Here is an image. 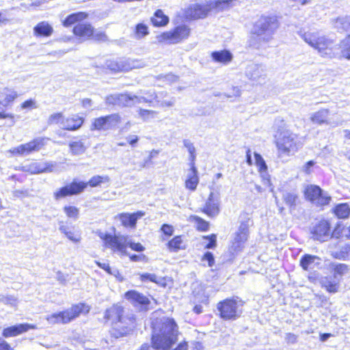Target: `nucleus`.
Wrapping results in <instances>:
<instances>
[{
	"label": "nucleus",
	"instance_id": "obj_1",
	"mask_svg": "<svg viewBox=\"0 0 350 350\" xmlns=\"http://www.w3.org/2000/svg\"><path fill=\"white\" fill-rule=\"evenodd\" d=\"M153 329L152 347L155 350H170L178 341V327L173 319H161Z\"/></svg>",
	"mask_w": 350,
	"mask_h": 350
},
{
	"label": "nucleus",
	"instance_id": "obj_2",
	"mask_svg": "<svg viewBox=\"0 0 350 350\" xmlns=\"http://www.w3.org/2000/svg\"><path fill=\"white\" fill-rule=\"evenodd\" d=\"M299 36L307 44L317 50L321 57L332 58L335 56L332 40L321 36L318 31L300 32Z\"/></svg>",
	"mask_w": 350,
	"mask_h": 350
},
{
	"label": "nucleus",
	"instance_id": "obj_3",
	"mask_svg": "<svg viewBox=\"0 0 350 350\" xmlns=\"http://www.w3.org/2000/svg\"><path fill=\"white\" fill-rule=\"evenodd\" d=\"M279 27V22L275 16H262L254 24L252 34L263 42L272 40Z\"/></svg>",
	"mask_w": 350,
	"mask_h": 350
},
{
	"label": "nucleus",
	"instance_id": "obj_4",
	"mask_svg": "<svg viewBox=\"0 0 350 350\" xmlns=\"http://www.w3.org/2000/svg\"><path fill=\"white\" fill-rule=\"evenodd\" d=\"M275 138L280 157L293 155L301 146L297 135L289 130L278 132Z\"/></svg>",
	"mask_w": 350,
	"mask_h": 350
},
{
	"label": "nucleus",
	"instance_id": "obj_5",
	"mask_svg": "<svg viewBox=\"0 0 350 350\" xmlns=\"http://www.w3.org/2000/svg\"><path fill=\"white\" fill-rule=\"evenodd\" d=\"M100 237L104 240L105 245L108 247L122 255L126 254L127 246L137 252L144 250V247L141 243L131 242L129 240L128 237L124 235L112 236L111 234L101 233Z\"/></svg>",
	"mask_w": 350,
	"mask_h": 350
},
{
	"label": "nucleus",
	"instance_id": "obj_6",
	"mask_svg": "<svg viewBox=\"0 0 350 350\" xmlns=\"http://www.w3.org/2000/svg\"><path fill=\"white\" fill-rule=\"evenodd\" d=\"M244 302L238 299H226L217 304L220 317L224 320H236L243 312Z\"/></svg>",
	"mask_w": 350,
	"mask_h": 350
},
{
	"label": "nucleus",
	"instance_id": "obj_7",
	"mask_svg": "<svg viewBox=\"0 0 350 350\" xmlns=\"http://www.w3.org/2000/svg\"><path fill=\"white\" fill-rule=\"evenodd\" d=\"M84 306L85 305L82 304L72 306L63 312L48 315L46 319L50 324L68 323L79 316L83 312Z\"/></svg>",
	"mask_w": 350,
	"mask_h": 350
},
{
	"label": "nucleus",
	"instance_id": "obj_8",
	"mask_svg": "<svg viewBox=\"0 0 350 350\" xmlns=\"http://www.w3.org/2000/svg\"><path fill=\"white\" fill-rule=\"evenodd\" d=\"M306 198L317 206H323L329 204L332 198L327 192L321 189L319 186L310 185L306 186L304 191Z\"/></svg>",
	"mask_w": 350,
	"mask_h": 350
},
{
	"label": "nucleus",
	"instance_id": "obj_9",
	"mask_svg": "<svg viewBox=\"0 0 350 350\" xmlns=\"http://www.w3.org/2000/svg\"><path fill=\"white\" fill-rule=\"evenodd\" d=\"M189 35V29L185 25L178 26L173 31L163 32L157 36V40L161 43L176 44L187 38Z\"/></svg>",
	"mask_w": 350,
	"mask_h": 350
},
{
	"label": "nucleus",
	"instance_id": "obj_10",
	"mask_svg": "<svg viewBox=\"0 0 350 350\" xmlns=\"http://www.w3.org/2000/svg\"><path fill=\"white\" fill-rule=\"evenodd\" d=\"M136 326V321L132 313L126 312L119 321L114 323L112 334L118 338L130 334Z\"/></svg>",
	"mask_w": 350,
	"mask_h": 350
},
{
	"label": "nucleus",
	"instance_id": "obj_11",
	"mask_svg": "<svg viewBox=\"0 0 350 350\" xmlns=\"http://www.w3.org/2000/svg\"><path fill=\"white\" fill-rule=\"evenodd\" d=\"M88 187V183L74 179L72 182L64 187L57 189L53 193V198L58 201L67 196L77 195L83 191Z\"/></svg>",
	"mask_w": 350,
	"mask_h": 350
},
{
	"label": "nucleus",
	"instance_id": "obj_12",
	"mask_svg": "<svg viewBox=\"0 0 350 350\" xmlns=\"http://www.w3.org/2000/svg\"><path fill=\"white\" fill-rule=\"evenodd\" d=\"M121 122V116L118 113L95 118L90 129L97 131H107L114 129Z\"/></svg>",
	"mask_w": 350,
	"mask_h": 350
},
{
	"label": "nucleus",
	"instance_id": "obj_13",
	"mask_svg": "<svg viewBox=\"0 0 350 350\" xmlns=\"http://www.w3.org/2000/svg\"><path fill=\"white\" fill-rule=\"evenodd\" d=\"M44 144V138L38 137L28 143L14 148L10 152L14 154L25 155L40 150Z\"/></svg>",
	"mask_w": 350,
	"mask_h": 350
},
{
	"label": "nucleus",
	"instance_id": "obj_14",
	"mask_svg": "<svg viewBox=\"0 0 350 350\" xmlns=\"http://www.w3.org/2000/svg\"><path fill=\"white\" fill-rule=\"evenodd\" d=\"M211 11L208 3L204 4L194 3L191 5L185 10V16L189 19H198L204 18Z\"/></svg>",
	"mask_w": 350,
	"mask_h": 350
},
{
	"label": "nucleus",
	"instance_id": "obj_15",
	"mask_svg": "<svg viewBox=\"0 0 350 350\" xmlns=\"http://www.w3.org/2000/svg\"><path fill=\"white\" fill-rule=\"evenodd\" d=\"M313 238L320 241H325L331 237L330 225L326 220H321L313 228Z\"/></svg>",
	"mask_w": 350,
	"mask_h": 350
},
{
	"label": "nucleus",
	"instance_id": "obj_16",
	"mask_svg": "<svg viewBox=\"0 0 350 350\" xmlns=\"http://www.w3.org/2000/svg\"><path fill=\"white\" fill-rule=\"evenodd\" d=\"M202 211L209 217H216L220 212L219 196L211 192Z\"/></svg>",
	"mask_w": 350,
	"mask_h": 350
},
{
	"label": "nucleus",
	"instance_id": "obj_17",
	"mask_svg": "<svg viewBox=\"0 0 350 350\" xmlns=\"http://www.w3.org/2000/svg\"><path fill=\"white\" fill-rule=\"evenodd\" d=\"M36 326L33 324L21 323L16 325L10 326L3 330L2 335L5 338L16 336L19 334L25 333L29 329H34Z\"/></svg>",
	"mask_w": 350,
	"mask_h": 350
},
{
	"label": "nucleus",
	"instance_id": "obj_18",
	"mask_svg": "<svg viewBox=\"0 0 350 350\" xmlns=\"http://www.w3.org/2000/svg\"><path fill=\"white\" fill-rule=\"evenodd\" d=\"M125 298L136 307L146 308L150 304L149 299L136 291H129L125 293Z\"/></svg>",
	"mask_w": 350,
	"mask_h": 350
},
{
	"label": "nucleus",
	"instance_id": "obj_19",
	"mask_svg": "<svg viewBox=\"0 0 350 350\" xmlns=\"http://www.w3.org/2000/svg\"><path fill=\"white\" fill-rule=\"evenodd\" d=\"M144 215L142 211H137L133 213H123L117 215V217L125 227L131 228H135L137 221Z\"/></svg>",
	"mask_w": 350,
	"mask_h": 350
},
{
	"label": "nucleus",
	"instance_id": "obj_20",
	"mask_svg": "<svg viewBox=\"0 0 350 350\" xmlns=\"http://www.w3.org/2000/svg\"><path fill=\"white\" fill-rule=\"evenodd\" d=\"M126 313V312L122 306L113 305L106 310L105 318L111 321L113 328L114 327V323L122 319V317H123Z\"/></svg>",
	"mask_w": 350,
	"mask_h": 350
},
{
	"label": "nucleus",
	"instance_id": "obj_21",
	"mask_svg": "<svg viewBox=\"0 0 350 350\" xmlns=\"http://www.w3.org/2000/svg\"><path fill=\"white\" fill-rule=\"evenodd\" d=\"M265 70L261 65L256 64H249L245 70V75L252 81H258L265 75Z\"/></svg>",
	"mask_w": 350,
	"mask_h": 350
},
{
	"label": "nucleus",
	"instance_id": "obj_22",
	"mask_svg": "<svg viewBox=\"0 0 350 350\" xmlns=\"http://www.w3.org/2000/svg\"><path fill=\"white\" fill-rule=\"evenodd\" d=\"M122 72H128L133 69L144 68L146 64L141 59L120 58Z\"/></svg>",
	"mask_w": 350,
	"mask_h": 350
},
{
	"label": "nucleus",
	"instance_id": "obj_23",
	"mask_svg": "<svg viewBox=\"0 0 350 350\" xmlns=\"http://www.w3.org/2000/svg\"><path fill=\"white\" fill-rule=\"evenodd\" d=\"M72 228L66 225L63 221H59V230L70 241L79 243L81 239V234L79 232L74 231Z\"/></svg>",
	"mask_w": 350,
	"mask_h": 350
},
{
	"label": "nucleus",
	"instance_id": "obj_24",
	"mask_svg": "<svg viewBox=\"0 0 350 350\" xmlns=\"http://www.w3.org/2000/svg\"><path fill=\"white\" fill-rule=\"evenodd\" d=\"M249 234L238 230L235 234L234 239L230 247L232 252H239L244 247V244L247 241Z\"/></svg>",
	"mask_w": 350,
	"mask_h": 350
},
{
	"label": "nucleus",
	"instance_id": "obj_25",
	"mask_svg": "<svg viewBox=\"0 0 350 350\" xmlns=\"http://www.w3.org/2000/svg\"><path fill=\"white\" fill-rule=\"evenodd\" d=\"M73 33L83 40L88 39L94 33V29L88 23H79L73 29Z\"/></svg>",
	"mask_w": 350,
	"mask_h": 350
},
{
	"label": "nucleus",
	"instance_id": "obj_26",
	"mask_svg": "<svg viewBox=\"0 0 350 350\" xmlns=\"http://www.w3.org/2000/svg\"><path fill=\"white\" fill-rule=\"evenodd\" d=\"M320 258L314 255L305 254L300 260V266L306 271L312 269L320 265Z\"/></svg>",
	"mask_w": 350,
	"mask_h": 350
},
{
	"label": "nucleus",
	"instance_id": "obj_27",
	"mask_svg": "<svg viewBox=\"0 0 350 350\" xmlns=\"http://www.w3.org/2000/svg\"><path fill=\"white\" fill-rule=\"evenodd\" d=\"M25 167L27 168L26 171L31 174H40L52 172L53 165L49 163H32Z\"/></svg>",
	"mask_w": 350,
	"mask_h": 350
},
{
	"label": "nucleus",
	"instance_id": "obj_28",
	"mask_svg": "<svg viewBox=\"0 0 350 350\" xmlns=\"http://www.w3.org/2000/svg\"><path fill=\"white\" fill-rule=\"evenodd\" d=\"M17 97L18 94L15 90L5 88L0 92V105L7 107Z\"/></svg>",
	"mask_w": 350,
	"mask_h": 350
},
{
	"label": "nucleus",
	"instance_id": "obj_29",
	"mask_svg": "<svg viewBox=\"0 0 350 350\" xmlns=\"http://www.w3.org/2000/svg\"><path fill=\"white\" fill-rule=\"evenodd\" d=\"M199 183L198 170L196 166H191L185 180V187L191 191H195Z\"/></svg>",
	"mask_w": 350,
	"mask_h": 350
},
{
	"label": "nucleus",
	"instance_id": "obj_30",
	"mask_svg": "<svg viewBox=\"0 0 350 350\" xmlns=\"http://www.w3.org/2000/svg\"><path fill=\"white\" fill-rule=\"evenodd\" d=\"M83 123V119L78 115H73L67 119H64L63 129L75 131L79 129Z\"/></svg>",
	"mask_w": 350,
	"mask_h": 350
},
{
	"label": "nucleus",
	"instance_id": "obj_31",
	"mask_svg": "<svg viewBox=\"0 0 350 350\" xmlns=\"http://www.w3.org/2000/svg\"><path fill=\"white\" fill-rule=\"evenodd\" d=\"M53 31V27L46 21L39 23L34 28L33 33L36 36H50Z\"/></svg>",
	"mask_w": 350,
	"mask_h": 350
},
{
	"label": "nucleus",
	"instance_id": "obj_32",
	"mask_svg": "<svg viewBox=\"0 0 350 350\" xmlns=\"http://www.w3.org/2000/svg\"><path fill=\"white\" fill-rule=\"evenodd\" d=\"M333 25L338 31H350V16H341L334 19Z\"/></svg>",
	"mask_w": 350,
	"mask_h": 350
},
{
	"label": "nucleus",
	"instance_id": "obj_33",
	"mask_svg": "<svg viewBox=\"0 0 350 350\" xmlns=\"http://www.w3.org/2000/svg\"><path fill=\"white\" fill-rule=\"evenodd\" d=\"M340 280L332 279L330 277H324L321 280V284L329 293L338 292Z\"/></svg>",
	"mask_w": 350,
	"mask_h": 350
},
{
	"label": "nucleus",
	"instance_id": "obj_34",
	"mask_svg": "<svg viewBox=\"0 0 350 350\" xmlns=\"http://www.w3.org/2000/svg\"><path fill=\"white\" fill-rule=\"evenodd\" d=\"M211 57L216 62L228 64V62H231L232 59V55L228 51L222 50L213 52L211 53Z\"/></svg>",
	"mask_w": 350,
	"mask_h": 350
},
{
	"label": "nucleus",
	"instance_id": "obj_35",
	"mask_svg": "<svg viewBox=\"0 0 350 350\" xmlns=\"http://www.w3.org/2000/svg\"><path fill=\"white\" fill-rule=\"evenodd\" d=\"M235 0H215L208 3L211 10L215 9L217 11L228 10L234 5Z\"/></svg>",
	"mask_w": 350,
	"mask_h": 350
},
{
	"label": "nucleus",
	"instance_id": "obj_36",
	"mask_svg": "<svg viewBox=\"0 0 350 350\" xmlns=\"http://www.w3.org/2000/svg\"><path fill=\"white\" fill-rule=\"evenodd\" d=\"M334 271V278L335 280H340V278L349 273V267L347 265L343 263H338L332 265Z\"/></svg>",
	"mask_w": 350,
	"mask_h": 350
},
{
	"label": "nucleus",
	"instance_id": "obj_37",
	"mask_svg": "<svg viewBox=\"0 0 350 350\" xmlns=\"http://www.w3.org/2000/svg\"><path fill=\"white\" fill-rule=\"evenodd\" d=\"M329 111L328 109H323L315 113H314L311 116V121L314 124H321L323 123L329 124L327 122V117L329 116Z\"/></svg>",
	"mask_w": 350,
	"mask_h": 350
},
{
	"label": "nucleus",
	"instance_id": "obj_38",
	"mask_svg": "<svg viewBox=\"0 0 350 350\" xmlns=\"http://www.w3.org/2000/svg\"><path fill=\"white\" fill-rule=\"evenodd\" d=\"M151 22L154 26H165L169 23V18L163 14L161 10H158L151 18Z\"/></svg>",
	"mask_w": 350,
	"mask_h": 350
},
{
	"label": "nucleus",
	"instance_id": "obj_39",
	"mask_svg": "<svg viewBox=\"0 0 350 350\" xmlns=\"http://www.w3.org/2000/svg\"><path fill=\"white\" fill-rule=\"evenodd\" d=\"M87 16L88 14L85 12H77L72 14L66 18L63 22V24L65 27H69L78 21H83L87 18Z\"/></svg>",
	"mask_w": 350,
	"mask_h": 350
},
{
	"label": "nucleus",
	"instance_id": "obj_40",
	"mask_svg": "<svg viewBox=\"0 0 350 350\" xmlns=\"http://www.w3.org/2000/svg\"><path fill=\"white\" fill-rule=\"evenodd\" d=\"M335 215L340 219H347L350 215V206L347 203L338 204L334 208Z\"/></svg>",
	"mask_w": 350,
	"mask_h": 350
},
{
	"label": "nucleus",
	"instance_id": "obj_41",
	"mask_svg": "<svg viewBox=\"0 0 350 350\" xmlns=\"http://www.w3.org/2000/svg\"><path fill=\"white\" fill-rule=\"evenodd\" d=\"M252 224V221L250 215L246 213H243L240 215V226L238 230L249 234V227Z\"/></svg>",
	"mask_w": 350,
	"mask_h": 350
},
{
	"label": "nucleus",
	"instance_id": "obj_42",
	"mask_svg": "<svg viewBox=\"0 0 350 350\" xmlns=\"http://www.w3.org/2000/svg\"><path fill=\"white\" fill-rule=\"evenodd\" d=\"M340 49L341 55L347 59H350V35L341 41Z\"/></svg>",
	"mask_w": 350,
	"mask_h": 350
},
{
	"label": "nucleus",
	"instance_id": "obj_43",
	"mask_svg": "<svg viewBox=\"0 0 350 350\" xmlns=\"http://www.w3.org/2000/svg\"><path fill=\"white\" fill-rule=\"evenodd\" d=\"M71 152L74 155H79L85 152L86 147L81 141L73 142L69 144Z\"/></svg>",
	"mask_w": 350,
	"mask_h": 350
},
{
	"label": "nucleus",
	"instance_id": "obj_44",
	"mask_svg": "<svg viewBox=\"0 0 350 350\" xmlns=\"http://www.w3.org/2000/svg\"><path fill=\"white\" fill-rule=\"evenodd\" d=\"M109 180L107 176L96 175L92 176L86 183L92 187H95L99 186L101 183L109 182Z\"/></svg>",
	"mask_w": 350,
	"mask_h": 350
},
{
	"label": "nucleus",
	"instance_id": "obj_45",
	"mask_svg": "<svg viewBox=\"0 0 350 350\" xmlns=\"http://www.w3.org/2000/svg\"><path fill=\"white\" fill-rule=\"evenodd\" d=\"M64 122V117L62 113H54L49 116L47 123L49 125L60 124L61 127L63 129V123Z\"/></svg>",
	"mask_w": 350,
	"mask_h": 350
},
{
	"label": "nucleus",
	"instance_id": "obj_46",
	"mask_svg": "<svg viewBox=\"0 0 350 350\" xmlns=\"http://www.w3.org/2000/svg\"><path fill=\"white\" fill-rule=\"evenodd\" d=\"M149 33L148 28L146 25L143 23H138L135 26V37L137 39L142 38Z\"/></svg>",
	"mask_w": 350,
	"mask_h": 350
},
{
	"label": "nucleus",
	"instance_id": "obj_47",
	"mask_svg": "<svg viewBox=\"0 0 350 350\" xmlns=\"http://www.w3.org/2000/svg\"><path fill=\"white\" fill-rule=\"evenodd\" d=\"M118 106L131 107V94H118Z\"/></svg>",
	"mask_w": 350,
	"mask_h": 350
},
{
	"label": "nucleus",
	"instance_id": "obj_48",
	"mask_svg": "<svg viewBox=\"0 0 350 350\" xmlns=\"http://www.w3.org/2000/svg\"><path fill=\"white\" fill-rule=\"evenodd\" d=\"M63 210L68 217L74 220H77L79 218V210L76 206H65Z\"/></svg>",
	"mask_w": 350,
	"mask_h": 350
},
{
	"label": "nucleus",
	"instance_id": "obj_49",
	"mask_svg": "<svg viewBox=\"0 0 350 350\" xmlns=\"http://www.w3.org/2000/svg\"><path fill=\"white\" fill-rule=\"evenodd\" d=\"M120 64V58L116 59H109L107 60L105 63L107 68L113 72H122Z\"/></svg>",
	"mask_w": 350,
	"mask_h": 350
},
{
	"label": "nucleus",
	"instance_id": "obj_50",
	"mask_svg": "<svg viewBox=\"0 0 350 350\" xmlns=\"http://www.w3.org/2000/svg\"><path fill=\"white\" fill-rule=\"evenodd\" d=\"M155 97L154 94H151L149 97L146 98L142 95H133L131 94L132 99V106L142 103H148L151 102L152 99Z\"/></svg>",
	"mask_w": 350,
	"mask_h": 350
},
{
	"label": "nucleus",
	"instance_id": "obj_51",
	"mask_svg": "<svg viewBox=\"0 0 350 350\" xmlns=\"http://www.w3.org/2000/svg\"><path fill=\"white\" fill-rule=\"evenodd\" d=\"M168 247L171 250L177 251L183 249V240L180 236L175 237L167 243Z\"/></svg>",
	"mask_w": 350,
	"mask_h": 350
},
{
	"label": "nucleus",
	"instance_id": "obj_52",
	"mask_svg": "<svg viewBox=\"0 0 350 350\" xmlns=\"http://www.w3.org/2000/svg\"><path fill=\"white\" fill-rule=\"evenodd\" d=\"M139 117L144 121L149 120L150 119L154 118L157 112L153 110H147L140 109L138 112Z\"/></svg>",
	"mask_w": 350,
	"mask_h": 350
},
{
	"label": "nucleus",
	"instance_id": "obj_53",
	"mask_svg": "<svg viewBox=\"0 0 350 350\" xmlns=\"http://www.w3.org/2000/svg\"><path fill=\"white\" fill-rule=\"evenodd\" d=\"M297 199V196L294 193L286 192L283 194V200L290 206H294Z\"/></svg>",
	"mask_w": 350,
	"mask_h": 350
},
{
	"label": "nucleus",
	"instance_id": "obj_54",
	"mask_svg": "<svg viewBox=\"0 0 350 350\" xmlns=\"http://www.w3.org/2000/svg\"><path fill=\"white\" fill-rule=\"evenodd\" d=\"M254 157H255L256 165L259 168V170L260 172L266 171L267 169V167L265 163V161H264V159L261 157V155L258 153L255 152Z\"/></svg>",
	"mask_w": 350,
	"mask_h": 350
},
{
	"label": "nucleus",
	"instance_id": "obj_55",
	"mask_svg": "<svg viewBox=\"0 0 350 350\" xmlns=\"http://www.w3.org/2000/svg\"><path fill=\"white\" fill-rule=\"evenodd\" d=\"M193 220L197 224V228L201 231H206L208 229L209 224L198 216H193Z\"/></svg>",
	"mask_w": 350,
	"mask_h": 350
},
{
	"label": "nucleus",
	"instance_id": "obj_56",
	"mask_svg": "<svg viewBox=\"0 0 350 350\" xmlns=\"http://www.w3.org/2000/svg\"><path fill=\"white\" fill-rule=\"evenodd\" d=\"M0 301L3 302L5 305H9L12 307L16 306L18 303L17 299L14 296H0Z\"/></svg>",
	"mask_w": 350,
	"mask_h": 350
},
{
	"label": "nucleus",
	"instance_id": "obj_57",
	"mask_svg": "<svg viewBox=\"0 0 350 350\" xmlns=\"http://www.w3.org/2000/svg\"><path fill=\"white\" fill-rule=\"evenodd\" d=\"M141 280L144 282L149 280L152 282L159 283V278L154 273H144L141 275Z\"/></svg>",
	"mask_w": 350,
	"mask_h": 350
},
{
	"label": "nucleus",
	"instance_id": "obj_58",
	"mask_svg": "<svg viewBox=\"0 0 350 350\" xmlns=\"http://www.w3.org/2000/svg\"><path fill=\"white\" fill-rule=\"evenodd\" d=\"M204 239L208 241V243L205 245V248L212 249L216 246V235L212 234L210 237H204Z\"/></svg>",
	"mask_w": 350,
	"mask_h": 350
},
{
	"label": "nucleus",
	"instance_id": "obj_59",
	"mask_svg": "<svg viewBox=\"0 0 350 350\" xmlns=\"http://www.w3.org/2000/svg\"><path fill=\"white\" fill-rule=\"evenodd\" d=\"M22 109H32L37 108L36 103L33 99H29L21 104Z\"/></svg>",
	"mask_w": 350,
	"mask_h": 350
},
{
	"label": "nucleus",
	"instance_id": "obj_60",
	"mask_svg": "<svg viewBox=\"0 0 350 350\" xmlns=\"http://www.w3.org/2000/svg\"><path fill=\"white\" fill-rule=\"evenodd\" d=\"M105 102L108 105H118V94H111L107 96Z\"/></svg>",
	"mask_w": 350,
	"mask_h": 350
},
{
	"label": "nucleus",
	"instance_id": "obj_61",
	"mask_svg": "<svg viewBox=\"0 0 350 350\" xmlns=\"http://www.w3.org/2000/svg\"><path fill=\"white\" fill-rule=\"evenodd\" d=\"M315 162L313 161H309L302 166L301 170L307 174H310L312 172V168L314 165Z\"/></svg>",
	"mask_w": 350,
	"mask_h": 350
},
{
	"label": "nucleus",
	"instance_id": "obj_62",
	"mask_svg": "<svg viewBox=\"0 0 350 350\" xmlns=\"http://www.w3.org/2000/svg\"><path fill=\"white\" fill-rule=\"evenodd\" d=\"M285 340L288 344H295L297 341V336L292 333H287L285 336Z\"/></svg>",
	"mask_w": 350,
	"mask_h": 350
},
{
	"label": "nucleus",
	"instance_id": "obj_63",
	"mask_svg": "<svg viewBox=\"0 0 350 350\" xmlns=\"http://www.w3.org/2000/svg\"><path fill=\"white\" fill-rule=\"evenodd\" d=\"M161 230L163 231L164 234L167 236L172 235L174 232L173 226L168 224H163L161 227Z\"/></svg>",
	"mask_w": 350,
	"mask_h": 350
},
{
	"label": "nucleus",
	"instance_id": "obj_64",
	"mask_svg": "<svg viewBox=\"0 0 350 350\" xmlns=\"http://www.w3.org/2000/svg\"><path fill=\"white\" fill-rule=\"evenodd\" d=\"M183 144L189 153L196 152V148L190 140L184 139Z\"/></svg>",
	"mask_w": 350,
	"mask_h": 350
}]
</instances>
